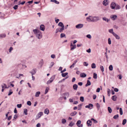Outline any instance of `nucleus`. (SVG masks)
I'll list each match as a JSON object with an SVG mask.
<instances>
[{"label":"nucleus","instance_id":"nucleus-1","mask_svg":"<svg viewBox=\"0 0 127 127\" xmlns=\"http://www.w3.org/2000/svg\"><path fill=\"white\" fill-rule=\"evenodd\" d=\"M87 21L88 22H95L99 20V18L98 16H90L86 18Z\"/></svg>","mask_w":127,"mask_h":127},{"label":"nucleus","instance_id":"nucleus-2","mask_svg":"<svg viewBox=\"0 0 127 127\" xmlns=\"http://www.w3.org/2000/svg\"><path fill=\"white\" fill-rule=\"evenodd\" d=\"M33 31L38 39H40L42 38V33L40 31L37 29H34L33 30Z\"/></svg>","mask_w":127,"mask_h":127},{"label":"nucleus","instance_id":"nucleus-3","mask_svg":"<svg viewBox=\"0 0 127 127\" xmlns=\"http://www.w3.org/2000/svg\"><path fill=\"white\" fill-rule=\"evenodd\" d=\"M55 78V76H52L51 77V78L47 82V84H49L50 83L52 82L54 80V79Z\"/></svg>","mask_w":127,"mask_h":127},{"label":"nucleus","instance_id":"nucleus-4","mask_svg":"<svg viewBox=\"0 0 127 127\" xmlns=\"http://www.w3.org/2000/svg\"><path fill=\"white\" fill-rule=\"evenodd\" d=\"M43 115V113L42 112H40L38 113L35 119L37 120L39 118Z\"/></svg>","mask_w":127,"mask_h":127},{"label":"nucleus","instance_id":"nucleus-5","mask_svg":"<svg viewBox=\"0 0 127 127\" xmlns=\"http://www.w3.org/2000/svg\"><path fill=\"white\" fill-rule=\"evenodd\" d=\"M116 5V3L114 2H112L110 4V7L112 9H115Z\"/></svg>","mask_w":127,"mask_h":127},{"label":"nucleus","instance_id":"nucleus-6","mask_svg":"<svg viewBox=\"0 0 127 127\" xmlns=\"http://www.w3.org/2000/svg\"><path fill=\"white\" fill-rule=\"evenodd\" d=\"M83 25L82 24H79L76 26V28L77 29H80L83 27Z\"/></svg>","mask_w":127,"mask_h":127},{"label":"nucleus","instance_id":"nucleus-7","mask_svg":"<svg viewBox=\"0 0 127 127\" xmlns=\"http://www.w3.org/2000/svg\"><path fill=\"white\" fill-rule=\"evenodd\" d=\"M117 18V16L115 15H112L110 16V18L112 20H115Z\"/></svg>","mask_w":127,"mask_h":127},{"label":"nucleus","instance_id":"nucleus-8","mask_svg":"<svg viewBox=\"0 0 127 127\" xmlns=\"http://www.w3.org/2000/svg\"><path fill=\"white\" fill-rule=\"evenodd\" d=\"M36 69H33L30 72L32 74V75L36 73Z\"/></svg>","mask_w":127,"mask_h":127},{"label":"nucleus","instance_id":"nucleus-9","mask_svg":"<svg viewBox=\"0 0 127 127\" xmlns=\"http://www.w3.org/2000/svg\"><path fill=\"white\" fill-rule=\"evenodd\" d=\"M93 107V105L92 104H90L88 105L85 106L86 108H88L90 109H92Z\"/></svg>","mask_w":127,"mask_h":127},{"label":"nucleus","instance_id":"nucleus-10","mask_svg":"<svg viewBox=\"0 0 127 127\" xmlns=\"http://www.w3.org/2000/svg\"><path fill=\"white\" fill-rule=\"evenodd\" d=\"M43 63L44 62L43 60L42 59L41 60L39 64V65L40 67H42V66L43 65Z\"/></svg>","mask_w":127,"mask_h":127},{"label":"nucleus","instance_id":"nucleus-11","mask_svg":"<svg viewBox=\"0 0 127 127\" xmlns=\"http://www.w3.org/2000/svg\"><path fill=\"white\" fill-rule=\"evenodd\" d=\"M71 47V50H73L76 47V45H73L72 43H71L70 45Z\"/></svg>","mask_w":127,"mask_h":127},{"label":"nucleus","instance_id":"nucleus-12","mask_svg":"<svg viewBox=\"0 0 127 127\" xmlns=\"http://www.w3.org/2000/svg\"><path fill=\"white\" fill-rule=\"evenodd\" d=\"M113 35L115 37L116 39H120V37L116 33H114Z\"/></svg>","mask_w":127,"mask_h":127},{"label":"nucleus","instance_id":"nucleus-13","mask_svg":"<svg viewBox=\"0 0 127 127\" xmlns=\"http://www.w3.org/2000/svg\"><path fill=\"white\" fill-rule=\"evenodd\" d=\"M80 76L82 78H84L86 77L87 75L84 73H81L80 74Z\"/></svg>","mask_w":127,"mask_h":127},{"label":"nucleus","instance_id":"nucleus-14","mask_svg":"<svg viewBox=\"0 0 127 127\" xmlns=\"http://www.w3.org/2000/svg\"><path fill=\"white\" fill-rule=\"evenodd\" d=\"M40 29L42 31H44L45 30V27L44 25H41L40 26Z\"/></svg>","mask_w":127,"mask_h":127},{"label":"nucleus","instance_id":"nucleus-15","mask_svg":"<svg viewBox=\"0 0 127 127\" xmlns=\"http://www.w3.org/2000/svg\"><path fill=\"white\" fill-rule=\"evenodd\" d=\"M87 124L88 126H91L92 125V122L90 120H88L87 122Z\"/></svg>","mask_w":127,"mask_h":127},{"label":"nucleus","instance_id":"nucleus-16","mask_svg":"<svg viewBox=\"0 0 127 127\" xmlns=\"http://www.w3.org/2000/svg\"><path fill=\"white\" fill-rule=\"evenodd\" d=\"M91 85V82L89 80H87V83L85 85L86 87H87L88 86H90Z\"/></svg>","mask_w":127,"mask_h":127},{"label":"nucleus","instance_id":"nucleus-17","mask_svg":"<svg viewBox=\"0 0 127 127\" xmlns=\"http://www.w3.org/2000/svg\"><path fill=\"white\" fill-rule=\"evenodd\" d=\"M107 0H104L103 2V4L104 5L106 6L108 4V2H107Z\"/></svg>","mask_w":127,"mask_h":127},{"label":"nucleus","instance_id":"nucleus-18","mask_svg":"<svg viewBox=\"0 0 127 127\" xmlns=\"http://www.w3.org/2000/svg\"><path fill=\"white\" fill-rule=\"evenodd\" d=\"M49 113V110L47 108H46L45 110L44 111V113L45 114L48 115Z\"/></svg>","mask_w":127,"mask_h":127},{"label":"nucleus","instance_id":"nucleus-19","mask_svg":"<svg viewBox=\"0 0 127 127\" xmlns=\"http://www.w3.org/2000/svg\"><path fill=\"white\" fill-rule=\"evenodd\" d=\"M121 6L118 5V4H116V5L115 7V9L116 10L119 9H121Z\"/></svg>","mask_w":127,"mask_h":127},{"label":"nucleus","instance_id":"nucleus-20","mask_svg":"<svg viewBox=\"0 0 127 127\" xmlns=\"http://www.w3.org/2000/svg\"><path fill=\"white\" fill-rule=\"evenodd\" d=\"M117 98V97L116 95H114L112 97V99L113 101H115L116 100V98Z\"/></svg>","mask_w":127,"mask_h":127},{"label":"nucleus","instance_id":"nucleus-21","mask_svg":"<svg viewBox=\"0 0 127 127\" xmlns=\"http://www.w3.org/2000/svg\"><path fill=\"white\" fill-rule=\"evenodd\" d=\"M40 94V92H39V91L37 92H36V93H35V96L36 97H39V95Z\"/></svg>","mask_w":127,"mask_h":127},{"label":"nucleus","instance_id":"nucleus-22","mask_svg":"<svg viewBox=\"0 0 127 127\" xmlns=\"http://www.w3.org/2000/svg\"><path fill=\"white\" fill-rule=\"evenodd\" d=\"M77 112L76 111H74L72 113H71L70 115L71 116H75L77 114Z\"/></svg>","mask_w":127,"mask_h":127},{"label":"nucleus","instance_id":"nucleus-23","mask_svg":"<svg viewBox=\"0 0 127 127\" xmlns=\"http://www.w3.org/2000/svg\"><path fill=\"white\" fill-rule=\"evenodd\" d=\"M78 87V86L76 84H75L73 86V88L74 90H76Z\"/></svg>","mask_w":127,"mask_h":127},{"label":"nucleus","instance_id":"nucleus-24","mask_svg":"<svg viewBox=\"0 0 127 127\" xmlns=\"http://www.w3.org/2000/svg\"><path fill=\"white\" fill-rule=\"evenodd\" d=\"M50 1L51 2H55V3L58 4L59 3V2L57 1V0H51Z\"/></svg>","mask_w":127,"mask_h":127},{"label":"nucleus","instance_id":"nucleus-25","mask_svg":"<svg viewBox=\"0 0 127 127\" xmlns=\"http://www.w3.org/2000/svg\"><path fill=\"white\" fill-rule=\"evenodd\" d=\"M58 25L61 27H63V26L64 27V25L63 24V23L61 22H60L58 24Z\"/></svg>","mask_w":127,"mask_h":127},{"label":"nucleus","instance_id":"nucleus-26","mask_svg":"<svg viewBox=\"0 0 127 127\" xmlns=\"http://www.w3.org/2000/svg\"><path fill=\"white\" fill-rule=\"evenodd\" d=\"M91 67L92 68H95L96 67V65L94 63L92 64H91Z\"/></svg>","mask_w":127,"mask_h":127},{"label":"nucleus","instance_id":"nucleus-27","mask_svg":"<svg viewBox=\"0 0 127 127\" xmlns=\"http://www.w3.org/2000/svg\"><path fill=\"white\" fill-rule=\"evenodd\" d=\"M109 32L112 33L113 35L115 33L113 32V29H109Z\"/></svg>","mask_w":127,"mask_h":127},{"label":"nucleus","instance_id":"nucleus-28","mask_svg":"<svg viewBox=\"0 0 127 127\" xmlns=\"http://www.w3.org/2000/svg\"><path fill=\"white\" fill-rule=\"evenodd\" d=\"M6 35L5 34H1L0 35V37L1 38H2L3 37H4Z\"/></svg>","mask_w":127,"mask_h":127},{"label":"nucleus","instance_id":"nucleus-29","mask_svg":"<svg viewBox=\"0 0 127 127\" xmlns=\"http://www.w3.org/2000/svg\"><path fill=\"white\" fill-rule=\"evenodd\" d=\"M64 27L63 26V27H62V28L60 30H59V32H63V30H64Z\"/></svg>","mask_w":127,"mask_h":127},{"label":"nucleus","instance_id":"nucleus-30","mask_svg":"<svg viewBox=\"0 0 127 127\" xmlns=\"http://www.w3.org/2000/svg\"><path fill=\"white\" fill-rule=\"evenodd\" d=\"M1 86H2V88H7V86H6V85L4 84H2L1 85Z\"/></svg>","mask_w":127,"mask_h":127},{"label":"nucleus","instance_id":"nucleus-31","mask_svg":"<svg viewBox=\"0 0 127 127\" xmlns=\"http://www.w3.org/2000/svg\"><path fill=\"white\" fill-rule=\"evenodd\" d=\"M108 110L109 113H111L112 112V109L110 107H108Z\"/></svg>","mask_w":127,"mask_h":127},{"label":"nucleus","instance_id":"nucleus-32","mask_svg":"<svg viewBox=\"0 0 127 127\" xmlns=\"http://www.w3.org/2000/svg\"><path fill=\"white\" fill-rule=\"evenodd\" d=\"M103 19L107 22H108L109 20H108V19L106 18V17H103L102 18Z\"/></svg>","mask_w":127,"mask_h":127},{"label":"nucleus","instance_id":"nucleus-33","mask_svg":"<svg viewBox=\"0 0 127 127\" xmlns=\"http://www.w3.org/2000/svg\"><path fill=\"white\" fill-rule=\"evenodd\" d=\"M127 122V120L126 119H125L123 120V122H122V124L123 125H124Z\"/></svg>","mask_w":127,"mask_h":127},{"label":"nucleus","instance_id":"nucleus-34","mask_svg":"<svg viewBox=\"0 0 127 127\" xmlns=\"http://www.w3.org/2000/svg\"><path fill=\"white\" fill-rule=\"evenodd\" d=\"M24 113L26 115H27L28 114L27 112V109H24Z\"/></svg>","mask_w":127,"mask_h":127},{"label":"nucleus","instance_id":"nucleus-35","mask_svg":"<svg viewBox=\"0 0 127 127\" xmlns=\"http://www.w3.org/2000/svg\"><path fill=\"white\" fill-rule=\"evenodd\" d=\"M68 74V73L67 72H66L64 73H62V77H64L67 75Z\"/></svg>","mask_w":127,"mask_h":127},{"label":"nucleus","instance_id":"nucleus-36","mask_svg":"<svg viewBox=\"0 0 127 127\" xmlns=\"http://www.w3.org/2000/svg\"><path fill=\"white\" fill-rule=\"evenodd\" d=\"M49 90V88L48 87H47L45 89V94H46L48 92Z\"/></svg>","mask_w":127,"mask_h":127},{"label":"nucleus","instance_id":"nucleus-37","mask_svg":"<svg viewBox=\"0 0 127 127\" xmlns=\"http://www.w3.org/2000/svg\"><path fill=\"white\" fill-rule=\"evenodd\" d=\"M66 122V121L65 119H63L62 120V122L63 124H64Z\"/></svg>","mask_w":127,"mask_h":127},{"label":"nucleus","instance_id":"nucleus-38","mask_svg":"<svg viewBox=\"0 0 127 127\" xmlns=\"http://www.w3.org/2000/svg\"><path fill=\"white\" fill-rule=\"evenodd\" d=\"M96 106L97 109V110H98L100 108V105L99 104L97 103L96 104Z\"/></svg>","mask_w":127,"mask_h":127},{"label":"nucleus","instance_id":"nucleus-39","mask_svg":"<svg viewBox=\"0 0 127 127\" xmlns=\"http://www.w3.org/2000/svg\"><path fill=\"white\" fill-rule=\"evenodd\" d=\"M97 74L95 73H94L93 75V78L94 79H96L97 78Z\"/></svg>","mask_w":127,"mask_h":127},{"label":"nucleus","instance_id":"nucleus-40","mask_svg":"<svg viewBox=\"0 0 127 127\" xmlns=\"http://www.w3.org/2000/svg\"><path fill=\"white\" fill-rule=\"evenodd\" d=\"M83 64L84 66H87L88 65V64L86 62H84Z\"/></svg>","mask_w":127,"mask_h":127},{"label":"nucleus","instance_id":"nucleus-41","mask_svg":"<svg viewBox=\"0 0 127 127\" xmlns=\"http://www.w3.org/2000/svg\"><path fill=\"white\" fill-rule=\"evenodd\" d=\"M119 117V115L118 114H117L116 115H115L113 117V118L114 119H116Z\"/></svg>","mask_w":127,"mask_h":127},{"label":"nucleus","instance_id":"nucleus-42","mask_svg":"<svg viewBox=\"0 0 127 127\" xmlns=\"http://www.w3.org/2000/svg\"><path fill=\"white\" fill-rule=\"evenodd\" d=\"M109 69L110 71H112L113 69V67L112 65H110L109 67Z\"/></svg>","mask_w":127,"mask_h":127},{"label":"nucleus","instance_id":"nucleus-43","mask_svg":"<svg viewBox=\"0 0 127 127\" xmlns=\"http://www.w3.org/2000/svg\"><path fill=\"white\" fill-rule=\"evenodd\" d=\"M60 36L61 38H62L65 36V34L64 33H62L61 34Z\"/></svg>","mask_w":127,"mask_h":127},{"label":"nucleus","instance_id":"nucleus-44","mask_svg":"<svg viewBox=\"0 0 127 127\" xmlns=\"http://www.w3.org/2000/svg\"><path fill=\"white\" fill-rule=\"evenodd\" d=\"M107 91L108 93V96H109L110 95V90L109 89H107Z\"/></svg>","mask_w":127,"mask_h":127},{"label":"nucleus","instance_id":"nucleus-45","mask_svg":"<svg viewBox=\"0 0 127 127\" xmlns=\"http://www.w3.org/2000/svg\"><path fill=\"white\" fill-rule=\"evenodd\" d=\"M120 114L121 115L123 114L122 110L121 108H120Z\"/></svg>","mask_w":127,"mask_h":127},{"label":"nucleus","instance_id":"nucleus-46","mask_svg":"<svg viewBox=\"0 0 127 127\" xmlns=\"http://www.w3.org/2000/svg\"><path fill=\"white\" fill-rule=\"evenodd\" d=\"M54 62H51L50 64V66L49 67V68H51L54 65Z\"/></svg>","mask_w":127,"mask_h":127},{"label":"nucleus","instance_id":"nucleus-47","mask_svg":"<svg viewBox=\"0 0 127 127\" xmlns=\"http://www.w3.org/2000/svg\"><path fill=\"white\" fill-rule=\"evenodd\" d=\"M80 100L82 102L84 101V97L83 96H81L80 98Z\"/></svg>","mask_w":127,"mask_h":127},{"label":"nucleus","instance_id":"nucleus-48","mask_svg":"<svg viewBox=\"0 0 127 127\" xmlns=\"http://www.w3.org/2000/svg\"><path fill=\"white\" fill-rule=\"evenodd\" d=\"M91 120L92 121H93L95 123H97V121L96 120H95L93 118H92L91 119Z\"/></svg>","mask_w":127,"mask_h":127},{"label":"nucleus","instance_id":"nucleus-49","mask_svg":"<svg viewBox=\"0 0 127 127\" xmlns=\"http://www.w3.org/2000/svg\"><path fill=\"white\" fill-rule=\"evenodd\" d=\"M81 123V121L80 120H78L76 123V125L77 126H78Z\"/></svg>","mask_w":127,"mask_h":127},{"label":"nucleus","instance_id":"nucleus-50","mask_svg":"<svg viewBox=\"0 0 127 127\" xmlns=\"http://www.w3.org/2000/svg\"><path fill=\"white\" fill-rule=\"evenodd\" d=\"M100 69L102 72H103L104 71V67L102 66H100Z\"/></svg>","mask_w":127,"mask_h":127},{"label":"nucleus","instance_id":"nucleus-51","mask_svg":"<svg viewBox=\"0 0 127 127\" xmlns=\"http://www.w3.org/2000/svg\"><path fill=\"white\" fill-rule=\"evenodd\" d=\"M64 95L66 96L67 97H68L69 95L68 93H65L64 94Z\"/></svg>","mask_w":127,"mask_h":127},{"label":"nucleus","instance_id":"nucleus-52","mask_svg":"<svg viewBox=\"0 0 127 127\" xmlns=\"http://www.w3.org/2000/svg\"><path fill=\"white\" fill-rule=\"evenodd\" d=\"M82 104H80L78 105V110H80L81 109V106H82Z\"/></svg>","mask_w":127,"mask_h":127},{"label":"nucleus","instance_id":"nucleus-53","mask_svg":"<svg viewBox=\"0 0 127 127\" xmlns=\"http://www.w3.org/2000/svg\"><path fill=\"white\" fill-rule=\"evenodd\" d=\"M55 56H56L55 55L53 54L51 55V58L53 59H54L55 58Z\"/></svg>","mask_w":127,"mask_h":127},{"label":"nucleus","instance_id":"nucleus-54","mask_svg":"<svg viewBox=\"0 0 127 127\" xmlns=\"http://www.w3.org/2000/svg\"><path fill=\"white\" fill-rule=\"evenodd\" d=\"M86 37H87V38H88L89 39H91L92 37L91 35L90 34L87 35H86Z\"/></svg>","mask_w":127,"mask_h":127},{"label":"nucleus","instance_id":"nucleus-55","mask_svg":"<svg viewBox=\"0 0 127 127\" xmlns=\"http://www.w3.org/2000/svg\"><path fill=\"white\" fill-rule=\"evenodd\" d=\"M27 105L30 106L31 105V103L30 101H28L27 102Z\"/></svg>","mask_w":127,"mask_h":127},{"label":"nucleus","instance_id":"nucleus-56","mask_svg":"<svg viewBox=\"0 0 127 127\" xmlns=\"http://www.w3.org/2000/svg\"><path fill=\"white\" fill-rule=\"evenodd\" d=\"M108 43L109 44H111V41L110 38H108Z\"/></svg>","mask_w":127,"mask_h":127},{"label":"nucleus","instance_id":"nucleus-57","mask_svg":"<svg viewBox=\"0 0 127 127\" xmlns=\"http://www.w3.org/2000/svg\"><path fill=\"white\" fill-rule=\"evenodd\" d=\"M13 93V92L11 91V90H10L9 91V93L8 94V95H11Z\"/></svg>","mask_w":127,"mask_h":127},{"label":"nucleus","instance_id":"nucleus-58","mask_svg":"<svg viewBox=\"0 0 127 127\" xmlns=\"http://www.w3.org/2000/svg\"><path fill=\"white\" fill-rule=\"evenodd\" d=\"M17 106L18 108H20L22 106V104H18L17 105Z\"/></svg>","mask_w":127,"mask_h":127},{"label":"nucleus","instance_id":"nucleus-59","mask_svg":"<svg viewBox=\"0 0 127 127\" xmlns=\"http://www.w3.org/2000/svg\"><path fill=\"white\" fill-rule=\"evenodd\" d=\"M18 6L17 5H15L13 7V8L16 10V9L18 8Z\"/></svg>","mask_w":127,"mask_h":127},{"label":"nucleus","instance_id":"nucleus-60","mask_svg":"<svg viewBox=\"0 0 127 127\" xmlns=\"http://www.w3.org/2000/svg\"><path fill=\"white\" fill-rule=\"evenodd\" d=\"M13 49V48L11 47H10V48L9 49V52H11V51Z\"/></svg>","mask_w":127,"mask_h":127},{"label":"nucleus","instance_id":"nucleus-61","mask_svg":"<svg viewBox=\"0 0 127 127\" xmlns=\"http://www.w3.org/2000/svg\"><path fill=\"white\" fill-rule=\"evenodd\" d=\"M86 51L89 53H90L91 52V49H90L89 48L88 49L86 50Z\"/></svg>","mask_w":127,"mask_h":127},{"label":"nucleus","instance_id":"nucleus-62","mask_svg":"<svg viewBox=\"0 0 127 127\" xmlns=\"http://www.w3.org/2000/svg\"><path fill=\"white\" fill-rule=\"evenodd\" d=\"M114 91L116 92H118L119 91V90L117 88H115L114 89Z\"/></svg>","mask_w":127,"mask_h":127},{"label":"nucleus","instance_id":"nucleus-63","mask_svg":"<svg viewBox=\"0 0 127 127\" xmlns=\"http://www.w3.org/2000/svg\"><path fill=\"white\" fill-rule=\"evenodd\" d=\"M100 88H98L96 90V92H97L98 93L100 91Z\"/></svg>","mask_w":127,"mask_h":127},{"label":"nucleus","instance_id":"nucleus-64","mask_svg":"<svg viewBox=\"0 0 127 127\" xmlns=\"http://www.w3.org/2000/svg\"><path fill=\"white\" fill-rule=\"evenodd\" d=\"M36 127H40V123H38L36 125Z\"/></svg>","mask_w":127,"mask_h":127}]
</instances>
